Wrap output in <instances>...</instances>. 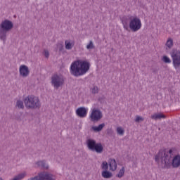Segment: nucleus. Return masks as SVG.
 Listing matches in <instances>:
<instances>
[{"label": "nucleus", "instance_id": "20e7f679", "mask_svg": "<svg viewBox=\"0 0 180 180\" xmlns=\"http://www.w3.org/2000/svg\"><path fill=\"white\" fill-rule=\"evenodd\" d=\"M170 56L173 62V67L176 70H180V51L172 49Z\"/></svg>", "mask_w": 180, "mask_h": 180}, {"label": "nucleus", "instance_id": "4be33fe9", "mask_svg": "<svg viewBox=\"0 0 180 180\" xmlns=\"http://www.w3.org/2000/svg\"><path fill=\"white\" fill-rule=\"evenodd\" d=\"M162 61L164 62V63H165L166 64H171V59L169 58H168V56H164L163 57H162Z\"/></svg>", "mask_w": 180, "mask_h": 180}, {"label": "nucleus", "instance_id": "b1692460", "mask_svg": "<svg viewBox=\"0 0 180 180\" xmlns=\"http://www.w3.org/2000/svg\"><path fill=\"white\" fill-rule=\"evenodd\" d=\"M124 175V167H122V169L120 170L119 173L117 174V178H122Z\"/></svg>", "mask_w": 180, "mask_h": 180}, {"label": "nucleus", "instance_id": "7c9ffc66", "mask_svg": "<svg viewBox=\"0 0 180 180\" xmlns=\"http://www.w3.org/2000/svg\"><path fill=\"white\" fill-rule=\"evenodd\" d=\"M44 56L46 58H49V51L47 50L44 51Z\"/></svg>", "mask_w": 180, "mask_h": 180}, {"label": "nucleus", "instance_id": "c85d7f7f", "mask_svg": "<svg viewBox=\"0 0 180 180\" xmlns=\"http://www.w3.org/2000/svg\"><path fill=\"white\" fill-rule=\"evenodd\" d=\"M143 120H144V118H143V117H140V116L136 117L135 122H143Z\"/></svg>", "mask_w": 180, "mask_h": 180}, {"label": "nucleus", "instance_id": "aec40b11", "mask_svg": "<svg viewBox=\"0 0 180 180\" xmlns=\"http://www.w3.org/2000/svg\"><path fill=\"white\" fill-rule=\"evenodd\" d=\"M26 176V172L19 174L18 175L15 176L13 180H22L23 178Z\"/></svg>", "mask_w": 180, "mask_h": 180}, {"label": "nucleus", "instance_id": "4468645a", "mask_svg": "<svg viewBox=\"0 0 180 180\" xmlns=\"http://www.w3.org/2000/svg\"><path fill=\"white\" fill-rule=\"evenodd\" d=\"M74 44H75L74 41L66 40L65 41V49L67 50H71V49H72V47H74Z\"/></svg>", "mask_w": 180, "mask_h": 180}, {"label": "nucleus", "instance_id": "a878e982", "mask_svg": "<svg viewBox=\"0 0 180 180\" xmlns=\"http://www.w3.org/2000/svg\"><path fill=\"white\" fill-rule=\"evenodd\" d=\"M0 39H1V40H3L4 41H5V40H6V33L4 32H0Z\"/></svg>", "mask_w": 180, "mask_h": 180}, {"label": "nucleus", "instance_id": "1a4fd4ad", "mask_svg": "<svg viewBox=\"0 0 180 180\" xmlns=\"http://www.w3.org/2000/svg\"><path fill=\"white\" fill-rule=\"evenodd\" d=\"M76 114L79 117H86L88 110L85 107H80L77 109Z\"/></svg>", "mask_w": 180, "mask_h": 180}, {"label": "nucleus", "instance_id": "7ed1b4c3", "mask_svg": "<svg viewBox=\"0 0 180 180\" xmlns=\"http://www.w3.org/2000/svg\"><path fill=\"white\" fill-rule=\"evenodd\" d=\"M24 103L27 109H36L40 106V100L39 97L28 96L25 98Z\"/></svg>", "mask_w": 180, "mask_h": 180}, {"label": "nucleus", "instance_id": "f03ea898", "mask_svg": "<svg viewBox=\"0 0 180 180\" xmlns=\"http://www.w3.org/2000/svg\"><path fill=\"white\" fill-rule=\"evenodd\" d=\"M90 67L91 65L87 60H75L70 65V74L74 77L85 75L89 71Z\"/></svg>", "mask_w": 180, "mask_h": 180}, {"label": "nucleus", "instance_id": "5701e85b", "mask_svg": "<svg viewBox=\"0 0 180 180\" xmlns=\"http://www.w3.org/2000/svg\"><path fill=\"white\" fill-rule=\"evenodd\" d=\"M117 133L120 134V136H123L124 134V129L123 128L119 127L117 128Z\"/></svg>", "mask_w": 180, "mask_h": 180}, {"label": "nucleus", "instance_id": "39448f33", "mask_svg": "<svg viewBox=\"0 0 180 180\" xmlns=\"http://www.w3.org/2000/svg\"><path fill=\"white\" fill-rule=\"evenodd\" d=\"M129 28L132 32H138V30H140V29H141V20L137 17L131 18Z\"/></svg>", "mask_w": 180, "mask_h": 180}, {"label": "nucleus", "instance_id": "cd10ccee", "mask_svg": "<svg viewBox=\"0 0 180 180\" xmlns=\"http://www.w3.org/2000/svg\"><path fill=\"white\" fill-rule=\"evenodd\" d=\"M94 43L92 41H90L89 44L86 46L87 50H91V49H94Z\"/></svg>", "mask_w": 180, "mask_h": 180}, {"label": "nucleus", "instance_id": "dca6fc26", "mask_svg": "<svg viewBox=\"0 0 180 180\" xmlns=\"http://www.w3.org/2000/svg\"><path fill=\"white\" fill-rule=\"evenodd\" d=\"M94 151H96V153H98L101 154L103 151V146H102V144L97 143L94 149Z\"/></svg>", "mask_w": 180, "mask_h": 180}, {"label": "nucleus", "instance_id": "f3484780", "mask_svg": "<svg viewBox=\"0 0 180 180\" xmlns=\"http://www.w3.org/2000/svg\"><path fill=\"white\" fill-rule=\"evenodd\" d=\"M37 165L41 167V168H43L44 169H48L49 168V165H47L44 160L38 162Z\"/></svg>", "mask_w": 180, "mask_h": 180}, {"label": "nucleus", "instance_id": "ddd939ff", "mask_svg": "<svg viewBox=\"0 0 180 180\" xmlns=\"http://www.w3.org/2000/svg\"><path fill=\"white\" fill-rule=\"evenodd\" d=\"M96 142L92 139H89L87 141V147L89 150H91V151H94L95 147L96 146Z\"/></svg>", "mask_w": 180, "mask_h": 180}, {"label": "nucleus", "instance_id": "9d476101", "mask_svg": "<svg viewBox=\"0 0 180 180\" xmlns=\"http://www.w3.org/2000/svg\"><path fill=\"white\" fill-rule=\"evenodd\" d=\"M1 27L3 30L8 32V30H11V29L13 27V25L12 24V22L6 20L1 23Z\"/></svg>", "mask_w": 180, "mask_h": 180}, {"label": "nucleus", "instance_id": "9b49d317", "mask_svg": "<svg viewBox=\"0 0 180 180\" xmlns=\"http://www.w3.org/2000/svg\"><path fill=\"white\" fill-rule=\"evenodd\" d=\"M20 74L22 77H27L29 75V68L23 65L20 67Z\"/></svg>", "mask_w": 180, "mask_h": 180}, {"label": "nucleus", "instance_id": "0eeeda50", "mask_svg": "<svg viewBox=\"0 0 180 180\" xmlns=\"http://www.w3.org/2000/svg\"><path fill=\"white\" fill-rule=\"evenodd\" d=\"M51 82L54 88L58 89L60 88V86H62L63 84H64V78L63 76L55 75L52 77Z\"/></svg>", "mask_w": 180, "mask_h": 180}, {"label": "nucleus", "instance_id": "f257e3e1", "mask_svg": "<svg viewBox=\"0 0 180 180\" xmlns=\"http://www.w3.org/2000/svg\"><path fill=\"white\" fill-rule=\"evenodd\" d=\"M175 151H176L175 148H172L169 150H160L155 156V160L158 164L164 165L165 168H169L171 164L173 168H178L180 167V155H175L171 162V158L175 154Z\"/></svg>", "mask_w": 180, "mask_h": 180}, {"label": "nucleus", "instance_id": "412c9836", "mask_svg": "<svg viewBox=\"0 0 180 180\" xmlns=\"http://www.w3.org/2000/svg\"><path fill=\"white\" fill-rule=\"evenodd\" d=\"M103 127H105V124L103 123L99 124L98 127L96 126L92 127V129L94 131H101L102 129H103Z\"/></svg>", "mask_w": 180, "mask_h": 180}, {"label": "nucleus", "instance_id": "2f4dec72", "mask_svg": "<svg viewBox=\"0 0 180 180\" xmlns=\"http://www.w3.org/2000/svg\"><path fill=\"white\" fill-rule=\"evenodd\" d=\"M0 180H4V179H2V178H0Z\"/></svg>", "mask_w": 180, "mask_h": 180}, {"label": "nucleus", "instance_id": "c756f323", "mask_svg": "<svg viewBox=\"0 0 180 180\" xmlns=\"http://www.w3.org/2000/svg\"><path fill=\"white\" fill-rule=\"evenodd\" d=\"M91 92H92V94H97V92H98V87L97 86H94L93 89H91Z\"/></svg>", "mask_w": 180, "mask_h": 180}, {"label": "nucleus", "instance_id": "6ab92c4d", "mask_svg": "<svg viewBox=\"0 0 180 180\" xmlns=\"http://www.w3.org/2000/svg\"><path fill=\"white\" fill-rule=\"evenodd\" d=\"M174 46V40L172 38H169L166 42V47L167 49H172V46Z\"/></svg>", "mask_w": 180, "mask_h": 180}, {"label": "nucleus", "instance_id": "6e6552de", "mask_svg": "<svg viewBox=\"0 0 180 180\" xmlns=\"http://www.w3.org/2000/svg\"><path fill=\"white\" fill-rule=\"evenodd\" d=\"M91 122H98L100 119H102V112L98 110H93L90 115Z\"/></svg>", "mask_w": 180, "mask_h": 180}, {"label": "nucleus", "instance_id": "bb28decb", "mask_svg": "<svg viewBox=\"0 0 180 180\" xmlns=\"http://www.w3.org/2000/svg\"><path fill=\"white\" fill-rule=\"evenodd\" d=\"M16 106L18 108V109H23L24 108L23 101H18Z\"/></svg>", "mask_w": 180, "mask_h": 180}, {"label": "nucleus", "instance_id": "f8f14e48", "mask_svg": "<svg viewBox=\"0 0 180 180\" xmlns=\"http://www.w3.org/2000/svg\"><path fill=\"white\" fill-rule=\"evenodd\" d=\"M108 162L110 171H116V169L117 168V164L116 163V160L115 159H110Z\"/></svg>", "mask_w": 180, "mask_h": 180}, {"label": "nucleus", "instance_id": "393cba45", "mask_svg": "<svg viewBox=\"0 0 180 180\" xmlns=\"http://www.w3.org/2000/svg\"><path fill=\"white\" fill-rule=\"evenodd\" d=\"M102 169H104V171H108V162L104 161L103 162L101 165Z\"/></svg>", "mask_w": 180, "mask_h": 180}, {"label": "nucleus", "instance_id": "2eb2a0df", "mask_svg": "<svg viewBox=\"0 0 180 180\" xmlns=\"http://www.w3.org/2000/svg\"><path fill=\"white\" fill-rule=\"evenodd\" d=\"M151 119L158 120V119H165V115L161 113L154 114L151 115Z\"/></svg>", "mask_w": 180, "mask_h": 180}, {"label": "nucleus", "instance_id": "a211bd4d", "mask_svg": "<svg viewBox=\"0 0 180 180\" xmlns=\"http://www.w3.org/2000/svg\"><path fill=\"white\" fill-rule=\"evenodd\" d=\"M101 175L103 178L109 179L112 178V173L108 172V170H104L102 172Z\"/></svg>", "mask_w": 180, "mask_h": 180}, {"label": "nucleus", "instance_id": "423d86ee", "mask_svg": "<svg viewBox=\"0 0 180 180\" xmlns=\"http://www.w3.org/2000/svg\"><path fill=\"white\" fill-rule=\"evenodd\" d=\"M27 180H53V174L49 173V172H41L37 176Z\"/></svg>", "mask_w": 180, "mask_h": 180}]
</instances>
